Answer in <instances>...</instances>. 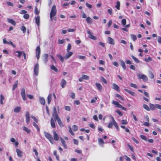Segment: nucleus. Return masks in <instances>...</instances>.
I'll list each match as a JSON object with an SVG mask.
<instances>
[{
	"label": "nucleus",
	"instance_id": "nucleus-14",
	"mask_svg": "<svg viewBox=\"0 0 161 161\" xmlns=\"http://www.w3.org/2000/svg\"><path fill=\"white\" fill-rule=\"evenodd\" d=\"M68 53L66 54L64 56L65 59H67L70 57L73 54V52H68Z\"/></svg>",
	"mask_w": 161,
	"mask_h": 161
},
{
	"label": "nucleus",
	"instance_id": "nucleus-11",
	"mask_svg": "<svg viewBox=\"0 0 161 161\" xmlns=\"http://www.w3.org/2000/svg\"><path fill=\"white\" fill-rule=\"evenodd\" d=\"M25 117L26 122L27 124H29L30 121V114L28 111H27L25 113Z\"/></svg>",
	"mask_w": 161,
	"mask_h": 161
},
{
	"label": "nucleus",
	"instance_id": "nucleus-33",
	"mask_svg": "<svg viewBox=\"0 0 161 161\" xmlns=\"http://www.w3.org/2000/svg\"><path fill=\"white\" fill-rule=\"evenodd\" d=\"M50 68L52 70H53L56 72H58V69L54 65H52L50 66Z\"/></svg>",
	"mask_w": 161,
	"mask_h": 161
},
{
	"label": "nucleus",
	"instance_id": "nucleus-42",
	"mask_svg": "<svg viewBox=\"0 0 161 161\" xmlns=\"http://www.w3.org/2000/svg\"><path fill=\"white\" fill-rule=\"evenodd\" d=\"M33 125L36 128L37 131L39 132L40 131V129L38 125L35 122L33 123Z\"/></svg>",
	"mask_w": 161,
	"mask_h": 161
},
{
	"label": "nucleus",
	"instance_id": "nucleus-46",
	"mask_svg": "<svg viewBox=\"0 0 161 161\" xmlns=\"http://www.w3.org/2000/svg\"><path fill=\"white\" fill-rule=\"evenodd\" d=\"M130 36L132 39L133 41H135L136 40V36L135 35L133 34H131Z\"/></svg>",
	"mask_w": 161,
	"mask_h": 161
},
{
	"label": "nucleus",
	"instance_id": "nucleus-16",
	"mask_svg": "<svg viewBox=\"0 0 161 161\" xmlns=\"http://www.w3.org/2000/svg\"><path fill=\"white\" fill-rule=\"evenodd\" d=\"M36 23L38 26L40 25V17L39 16H37L35 17Z\"/></svg>",
	"mask_w": 161,
	"mask_h": 161
},
{
	"label": "nucleus",
	"instance_id": "nucleus-20",
	"mask_svg": "<svg viewBox=\"0 0 161 161\" xmlns=\"http://www.w3.org/2000/svg\"><path fill=\"white\" fill-rule=\"evenodd\" d=\"M51 125L52 127L55 128L56 125L53 119V118H51L50 120Z\"/></svg>",
	"mask_w": 161,
	"mask_h": 161
},
{
	"label": "nucleus",
	"instance_id": "nucleus-32",
	"mask_svg": "<svg viewBox=\"0 0 161 161\" xmlns=\"http://www.w3.org/2000/svg\"><path fill=\"white\" fill-rule=\"evenodd\" d=\"M57 56L62 63L64 62V57H63L61 55L59 54H57Z\"/></svg>",
	"mask_w": 161,
	"mask_h": 161
},
{
	"label": "nucleus",
	"instance_id": "nucleus-64",
	"mask_svg": "<svg viewBox=\"0 0 161 161\" xmlns=\"http://www.w3.org/2000/svg\"><path fill=\"white\" fill-rule=\"evenodd\" d=\"M156 108L161 110V105L156 104Z\"/></svg>",
	"mask_w": 161,
	"mask_h": 161
},
{
	"label": "nucleus",
	"instance_id": "nucleus-45",
	"mask_svg": "<svg viewBox=\"0 0 161 161\" xmlns=\"http://www.w3.org/2000/svg\"><path fill=\"white\" fill-rule=\"evenodd\" d=\"M115 96L116 97H117L119 99H120L121 100L123 101L124 100V98H123V97L120 95L118 94H115Z\"/></svg>",
	"mask_w": 161,
	"mask_h": 161
},
{
	"label": "nucleus",
	"instance_id": "nucleus-51",
	"mask_svg": "<svg viewBox=\"0 0 161 161\" xmlns=\"http://www.w3.org/2000/svg\"><path fill=\"white\" fill-rule=\"evenodd\" d=\"M126 19H124L122 20L121 24L125 26L126 24Z\"/></svg>",
	"mask_w": 161,
	"mask_h": 161
},
{
	"label": "nucleus",
	"instance_id": "nucleus-22",
	"mask_svg": "<svg viewBox=\"0 0 161 161\" xmlns=\"http://www.w3.org/2000/svg\"><path fill=\"white\" fill-rule=\"evenodd\" d=\"M156 104H153L152 103H150L149 104V108H150V110H154L155 108H156Z\"/></svg>",
	"mask_w": 161,
	"mask_h": 161
},
{
	"label": "nucleus",
	"instance_id": "nucleus-55",
	"mask_svg": "<svg viewBox=\"0 0 161 161\" xmlns=\"http://www.w3.org/2000/svg\"><path fill=\"white\" fill-rule=\"evenodd\" d=\"M26 27L24 26H22L21 28V30L23 31V32L25 33L26 32Z\"/></svg>",
	"mask_w": 161,
	"mask_h": 161
},
{
	"label": "nucleus",
	"instance_id": "nucleus-63",
	"mask_svg": "<svg viewBox=\"0 0 161 161\" xmlns=\"http://www.w3.org/2000/svg\"><path fill=\"white\" fill-rule=\"evenodd\" d=\"M149 77L151 79H153L154 78V75L153 74L152 72H150L149 73Z\"/></svg>",
	"mask_w": 161,
	"mask_h": 161
},
{
	"label": "nucleus",
	"instance_id": "nucleus-60",
	"mask_svg": "<svg viewBox=\"0 0 161 161\" xmlns=\"http://www.w3.org/2000/svg\"><path fill=\"white\" fill-rule=\"evenodd\" d=\"M112 20H110L107 24L108 27H109L112 25Z\"/></svg>",
	"mask_w": 161,
	"mask_h": 161
},
{
	"label": "nucleus",
	"instance_id": "nucleus-12",
	"mask_svg": "<svg viewBox=\"0 0 161 161\" xmlns=\"http://www.w3.org/2000/svg\"><path fill=\"white\" fill-rule=\"evenodd\" d=\"M21 95L23 100L24 101L26 100L25 92L24 88H23L21 90Z\"/></svg>",
	"mask_w": 161,
	"mask_h": 161
},
{
	"label": "nucleus",
	"instance_id": "nucleus-44",
	"mask_svg": "<svg viewBox=\"0 0 161 161\" xmlns=\"http://www.w3.org/2000/svg\"><path fill=\"white\" fill-rule=\"evenodd\" d=\"M140 137L143 140L145 141H147V138L146 136H145L142 135H141L140 136Z\"/></svg>",
	"mask_w": 161,
	"mask_h": 161
},
{
	"label": "nucleus",
	"instance_id": "nucleus-38",
	"mask_svg": "<svg viewBox=\"0 0 161 161\" xmlns=\"http://www.w3.org/2000/svg\"><path fill=\"white\" fill-rule=\"evenodd\" d=\"M143 108L146 110L149 111H150V108L146 104H144L143 105Z\"/></svg>",
	"mask_w": 161,
	"mask_h": 161
},
{
	"label": "nucleus",
	"instance_id": "nucleus-26",
	"mask_svg": "<svg viewBox=\"0 0 161 161\" xmlns=\"http://www.w3.org/2000/svg\"><path fill=\"white\" fill-rule=\"evenodd\" d=\"M21 110V108L20 107L17 106L15 108L14 110V111L15 113H19V112Z\"/></svg>",
	"mask_w": 161,
	"mask_h": 161
},
{
	"label": "nucleus",
	"instance_id": "nucleus-54",
	"mask_svg": "<svg viewBox=\"0 0 161 161\" xmlns=\"http://www.w3.org/2000/svg\"><path fill=\"white\" fill-rule=\"evenodd\" d=\"M121 124L123 125H127L128 122L126 120L123 119L122 120Z\"/></svg>",
	"mask_w": 161,
	"mask_h": 161
},
{
	"label": "nucleus",
	"instance_id": "nucleus-59",
	"mask_svg": "<svg viewBox=\"0 0 161 161\" xmlns=\"http://www.w3.org/2000/svg\"><path fill=\"white\" fill-rule=\"evenodd\" d=\"M116 112L120 116H122L123 113L119 110H117Z\"/></svg>",
	"mask_w": 161,
	"mask_h": 161
},
{
	"label": "nucleus",
	"instance_id": "nucleus-7",
	"mask_svg": "<svg viewBox=\"0 0 161 161\" xmlns=\"http://www.w3.org/2000/svg\"><path fill=\"white\" fill-rule=\"evenodd\" d=\"M39 69V64H36L35 66L34 71L35 75L36 76L38 74Z\"/></svg>",
	"mask_w": 161,
	"mask_h": 161
},
{
	"label": "nucleus",
	"instance_id": "nucleus-50",
	"mask_svg": "<svg viewBox=\"0 0 161 161\" xmlns=\"http://www.w3.org/2000/svg\"><path fill=\"white\" fill-rule=\"evenodd\" d=\"M73 129L74 131H75L78 130V126L76 125H74L72 126Z\"/></svg>",
	"mask_w": 161,
	"mask_h": 161
},
{
	"label": "nucleus",
	"instance_id": "nucleus-39",
	"mask_svg": "<svg viewBox=\"0 0 161 161\" xmlns=\"http://www.w3.org/2000/svg\"><path fill=\"white\" fill-rule=\"evenodd\" d=\"M115 7L118 10L120 9V3L119 1H118L117 2L116 4L115 5Z\"/></svg>",
	"mask_w": 161,
	"mask_h": 161
},
{
	"label": "nucleus",
	"instance_id": "nucleus-2",
	"mask_svg": "<svg viewBox=\"0 0 161 161\" xmlns=\"http://www.w3.org/2000/svg\"><path fill=\"white\" fill-rule=\"evenodd\" d=\"M111 118L112 120L108 125V127L109 128H111L113 127V126L114 125L115 127L117 130L119 131V128L117 122L115 121L113 117L111 116Z\"/></svg>",
	"mask_w": 161,
	"mask_h": 161
},
{
	"label": "nucleus",
	"instance_id": "nucleus-35",
	"mask_svg": "<svg viewBox=\"0 0 161 161\" xmlns=\"http://www.w3.org/2000/svg\"><path fill=\"white\" fill-rule=\"evenodd\" d=\"M98 142L100 145H103L104 143V142L102 139L101 138H99L98 139Z\"/></svg>",
	"mask_w": 161,
	"mask_h": 161
},
{
	"label": "nucleus",
	"instance_id": "nucleus-58",
	"mask_svg": "<svg viewBox=\"0 0 161 161\" xmlns=\"http://www.w3.org/2000/svg\"><path fill=\"white\" fill-rule=\"evenodd\" d=\"M144 60L147 62H148L152 60V58L150 57H148L147 58H145Z\"/></svg>",
	"mask_w": 161,
	"mask_h": 161
},
{
	"label": "nucleus",
	"instance_id": "nucleus-1",
	"mask_svg": "<svg viewBox=\"0 0 161 161\" xmlns=\"http://www.w3.org/2000/svg\"><path fill=\"white\" fill-rule=\"evenodd\" d=\"M53 139L52 137V136L49 133L45 132V136L46 138L50 141V142L52 144H53V140L55 141H58L59 140V136L56 133L55 131H53Z\"/></svg>",
	"mask_w": 161,
	"mask_h": 161
},
{
	"label": "nucleus",
	"instance_id": "nucleus-43",
	"mask_svg": "<svg viewBox=\"0 0 161 161\" xmlns=\"http://www.w3.org/2000/svg\"><path fill=\"white\" fill-rule=\"evenodd\" d=\"M18 84V80L16 81L15 84L13 85L12 90H14L15 88L17 87Z\"/></svg>",
	"mask_w": 161,
	"mask_h": 161
},
{
	"label": "nucleus",
	"instance_id": "nucleus-41",
	"mask_svg": "<svg viewBox=\"0 0 161 161\" xmlns=\"http://www.w3.org/2000/svg\"><path fill=\"white\" fill-rule=\"evenodd\" d=\"M132 58L134 59L135 62L136 63H139L140 62L139 60H138V58L134 57L133 55H132L131 56Z\"/></svg>",
	"mask_w": 161,
	"mask_h": 161
},
{
	"label": "nucleus",
	"instance_id": "nucleus-49",
	"mask_svg": "<svg viewBox=\"0 0 161 161\" xmlns=\"http://www.w3.org/2000/svg\"><path fill=\"white\" fill-rule=\"evenodd\" d=\"M69 131L70 133V134L74 136V133H73V131L72 130L70 126H69Z\"/></svg>",
	"mask_w": 161,
	"mask_h": 161
},
{
	"label": "nucleus",
	"instance_id": "nucleus-61",
	"mask_svg": "<svg viewBox=\"0 0 161 161\" xmlns=\"http://www.w3.org/2000/svg\"><path fill=\"white\" fill-rule=\"evenodd\" d=\"M130 86L131 87H134V88H137V86L135 84L131 83H130Z\"/></svg>",
	"mask_w": 161,
	"mask_h": 161
},
{
	"label": "nucleus",
	"instance_id": "nucleus-57",
	"mask_svg": "<svg viewBox=\"0 0 161 161\" xmlns=\"http://www.w3.org/2000/svg\"><path fill=\"white\" fill-rule=\"evenodd\" d=\"M65 110L68 111H70L71 110L70 107L69 106H65Z\"/></svg>",
	"mask_w": 161,
	"mask_h": 161
},
{
	"label": "nucleus",
	"instance_id": "nucleus-34",
	"mask_svg": "<svg viewBox=\"0 0 161 161\" xmlns=\"http://www.w3.org/2000/svg\"><path fill=\"white\" fill-rule=\"evenodd\" d=\"M86 20L87 23L89 24H92V19L89 17H88L86 18Z\"/></svg>",
	"mask_w": 161,
	"mask_h": 161
},
{
	"label": "nucleus",
	"instance_id": "nucleus-31",
	"mask_svg": "<svg viewBox=\"0 0 161 161\" xmlns=\"http://www.w3.org/2000/svg\"><path fill=\"white\" fill-rule=\"evenodd\" d=\"M23 130L25 131L28 134H30L31 132V130L30 129H28L25 126H23Z\"/></svg>",
	"mask_w": 161,
	"mask_h": 161
},
{
	"label": "nucleus",
	"instance_id": "nucleus-17",
	"mask_svg": "<svg viewBox=\"0 0 161 161\" xmlns=\"http://www.w3.org/2000/svg\"><path fill=\"white\" fill-rule=\"evenodd\" d=\"M113 89L116 90L117 91L119 92L120 91L119 87L117 84L113 83Z\"/></svg>",
	"mask_w": 161,
	"mask_h": 161
},
{
	"label": "nucleus",
	"instance_id": "nucleus-21",
	"mask_svg": "<svg viewBox=\"0 0 161 161\" xmlns=\"http://www.w3.org/2000/svg\"><path fill=\"white\" fill-rule=\"evenodd\" d=\"M95 85L98 90L100 91L102 90V86L100 84L98 83H96L95 84Z\"/></svg>",
	"mask_w": 161,
	"mask_h": 161
},
{
	"label": "nucleus",
	"instance_id": "nucleus-62",
	"mask_svg": "<svg viewBox=\"0 0 161 161\" xmlns=\"http://www.w3.org/2000/svg\"><path fill=\"white\" fill-rule=\"evenodd\" d=\"M143 125L146 126H150V124L149 122H145L143 123Z\"/></svg>",
	"mask_w": 161,
	"mask_h": 161
},
{
	"label": "nucleus",
	"instance_id": "nucleus-37",
	"mask_svg": "<svg viewBox=\"0 0 161 161\" xmlns=\"http://www.w3.org/2000/svg\"><path fill=\"white\" fill-rule=\"evenodd\" d=\"M5 99L4 97L3 96L2 94L0 95V103L1 104H3V101Z\"/></svg>",
	"mask_w": 161,
	"mask_h": 161
},
{
	"label": "nucleus",
	"instance_id": "nucleus-10",
	"mask_svg": "<svg viewBox=\"0 0 161 161\" xmlns=\"http://www.w3.org/2000/svg\"><path fill=\"white\" fill-rule=\"evenodd\" d=\"M53 117L54 119L59 117L57 114V109L56 107H54L53 108Z\"/></svg>",
	"mask_w": 161,
	"mask_h": 161
},
{
	"label": "nucleus",
	"instance_id": "nucleus-52",
	"mask_svg": "<svg viewBox=\"0 0 161 161\" xmlns=\"http://www.w3.org/2000/svg\"><path fill=\"white\" fill-rule=\"evenodd\" d=\"M30 17V15L28 14H25L23 16V17L24 19H28Z\"/></svg>",
	"mask_w": 161,
	"mask_h": 161
},
{
	"label": "nucleus",
	"instance_id": "nucleus-28",
	"mask_svg": "<svg viewBox=\"0 0 161 161\" xmlns=\"http://www.w3.org/2000/svg\"><path fill=\"white\" fill-rule=\"evenodd\" d=\"M10 141L12 142L15 143V146L17 147L19 145V143L17 142H16L14 138H11L10 139Z\"/></svg>",
	"mask_w": 161,
	"mask_h": 161
},
{
	"label": "nucleus",
	"instance_id": "nucleus-29",
	"mask_svg": "<svg viewBox=\"0 0 161 161\" xmlns=\"http://www.w3.org/2000/svg\"><path fill=\"white\" fill-rule=\"evenodd\" d=\"M52 95L51 94L48 95L47 97V103L49 104L51 102L52 100Z\"/></svg>",
	"mask_w": 161,
	"mask_h": 161
},
{
	"label": "nucleus",
	"instance_id": "nucleus-56",
	"mask_svg": "<svg viewBox=\"0 0 161 161\" xmlns=\"http://www.w3.org/2000/svg\"><path fill=\"white\" fill-rule=\"evenodd\" d=\"M35 14L36 15H38L39 14V11L38 10V9L36 7L35 8Z\"/></svg>",
	"mask_w": 161,
	"mask_h": 161
},
{
	"label": "nucleus",
	"instance_id": "nucleus-36",
	"mask_svg": "<svg viewBox=\"0 0 161 161\" xmlns=\"http://www.w3.org/2000/svg\"><path fill=\"white\" fill-rule=\"evenodd\" d=\"M40 102L42 104L44 105L45 103V101L44 98L41 97L40 98Z\"/></svg>",
	"mask_w": 161,
	"mask_h": 161
},
{
	"label": "nucleus",
	"instance_id": "nucleus-25",
	"mask_svg": "<svg viewBox=\"0 0 161 161\" xmlns=\"http://www.w3.org/2000/svg\"><path fill=\"white\" fill-rule=\"evenodd\" d=\"M66 84V80L64 79H62V80L61 82V85L62 88H64Z\"/></svg>",
	"mask_w": 161,
	"mask_h": 161
},
{
	"label": "nucleus",
	"instance_id": "nucleus-15",
	"mask_svg": "<svg viewBox=\"0 0 161 161\" xmlns=\"http://www.w3.org/2000/svg\"><path fill=\"white\" fill-rule=\"evenodd\" d=\"M108 43L112 45H114L115 44L114 39L110 37H109L108 38Z\"/></svg>",
	"mask_w": 161,
	"mask_h": 161
},
{
	"label": "nucleus",
	"instance_id": "nucleus-4",
	"mask_svg": "<svg viewBox=\"0 0 161 161\" xmlns=\"http://www.w3.org/2000/svg\"><path fill=\"white\" fill-rule=\"evenodd\" d=\"M112 103L115 105L116 107L120 108L125 111H126V108L122 106L121 104H119L117 101H113L112 102Z\"/></svg>",
	"mask_w": 161,
	"mask_h": 161
},
{
	"label": "nucleus",
	"instance_id": "nucleus-18",
	"mask_svg": "<svg viewBox=\"0 0 161 161\" xmlns=\"http://www.w3.org/2000/svg\"><path fill=\"white\" fill-rule=\"evenodd\" d=\"M43 61L45 64H46L48 60V55L47 54H44L43 55Z\"/></svg>",
	"mask_w": 161,
	"mask_h": 161
},
{
	"label": "nucleus",
	"instance_id": "nucleus-23",
	"mask_svg": "<svg viewBox=\"0 0 161 161\" xmlns=\"http://www.w3.org/2000/svg\"><path fill=\"white\" fill-rule=\"evenodd\" d=\"M16 152L18 157H21L22 156V153L20 150L17 148L16 149Z\"/></svg>",
	"mask_w": 161,
	"mask_h": 161
},
{
	"label": "nucleus",
	"instance_id": "nucleus-27",
	"mask_svg": "<svg viewBox=\"0 0 161 161\" xmlns=\"http://www.w3.org/2000/svg\"><path fill=\"white\" fill-rule=\"evenodd\" d=\"M125 90L132 96H134L135 95V94L134 92H132L126 89H125Z\"/></svg>",
	"mask_w": 161,
	"mask_h": 161
},
{
	"label": "nucleus",
	"instance_id": "nucleus-8",
	"mask_svg": "<svg viewBox=\"0 0 161 161\" xmlns=\"http://www.w3.org/2000/svg\"><path fill=\"white\" fill-rule=\"evenodd\" d=\"M87 33L89 35L88 36L89 38L95 40L97 39V37L93 35L92 32L89 30L87 31Z\"/></svg>",
	"mask_w": 161,
	"mask_h": 161
},
{
	"label": "nucleus",
	"instance_id": "nucleus-6",
	"mask_svg": "<svg viewBox=\"0 0 161 161\" xmlns=\"http://www.w3.org/2000/svg\"><path fill=\"white\" fill-rule=\"evenodd\" d=\"M137 76L139 79H142L144 81H146L148 80L147 76L144 75L143 74L141 75L140 74H138L137 75Z\"/></svg>",
	"mask_w": 161,
	"mask_h": 161
},
{
	"label": "nucleus",
	"instance_id": "nucleus-9",
	"mask_svg": "<svg viewBox=\"0 0 161 161\" xmlns=\"http://www.w3.org/2000/svg\"><path fill=\"white\" fill-rule=\"evenodd\" d=\"M89 78V77L88 76L85 75H82L81 77L79 78V80L80 82H82L83 81V80H88Z\"/></svg>",
	"mask_w": 161,
	"mask_h": 161
},
{
	"label": "nucleus",
	"instance_id": "nucleus-19",
	"mask_svg": "<svg viewBox=\"0 0 161 161\" xmlns=\"http://www.w3.org/2000/svg\"><path fill=\"white\" fill-rule=\"evenodd\" d=\"M7 21L8 22L11 24H12L14 26H15L16 23L15 21L12 19H7Z\"/></svg>",
	"mask_w": 161,
	"mask_h": 161
},
{
	"label": "nucleus",
	"instance_id": "nucleus-13",
	"mask_svg": "<svg viewBox=\"0 0 161 161\" xmlns=\"http://www.w3.org/2000/svg\"><path fill=\"white\" fill-rule=\"evenodd\" d=\"M55 120H57L58 121V123L61 127H62L64 126V125L63 124V123L61 121L59 117H58L57 118H56L54 119Z\"/></svg>",
	"mask_w": 161,
	"mask_h": 161
},
{
	"label": "nucleus",
	"instance_id": "nucleus-48",
	"mask_svg": "<svg viewBox=\"0 0 161 161\" xmlns=\"http://www.w3.org/2000/svg\"><path fill=\"white\" fill-rule=\"evenodd\" d=\"M71 44L70 43H69L68 44L67 46V52H69L70 50H71Z\"/></svg>",
	"mask_w": 161,
	"mask_h": 161
},
{
	"label": "nucleus",
	"instance_id": "nucleus-5",
	"mask_svg": "<svg viewBox=\"0 0 161 161\" xmlns=\"http://www.w3.org/2000/svg\"><path fill=\"white\" fill-rule=\"evenodd\" d=\"M36 55L37 59H38L40 57L41 53V49L39 46H37L36 50Z\"/></svg>",
	"mask_w": 161,
	"mask_h": 161
},
{
	"label": "nucleus",
	"instance_id": "nucleus-24",
	"mask_svg": "<svg viewBox=\"0 0 161 161\" xmlns=\"http://www.w3.org/2000/svg\"><path fill=\"white\" fill-rule=\"evenodd\" d=\"M60 140L61 142V143L64 146V147L65 149L67 148V145L66 144L64 140L63 139L62 137H60Z\"/></svg>",
	"mask_w": 161,
	"mask_h": 161
},
{
	"label": "nucleus",
	"instance_id": "nucleus-3",
	"mask_svg": "<svg viewBox=\"0 0 161 161\" xmlns=\"http://www.w3.org/2000/svg\"><path fill=\"white\" fill-rule=\"evenodd\" d=\"M57 14V9L56 6L54 5L53 6L51 9L50 13V18L51 21H52L53 19V17Z\"/></svg>",
	"mask_w": 161,
	"mask_h": 161
},
{
	"label": "nucleus",
	"instance_id": "nucleus-53",
	"mask_svg": "<svg viewBox=\"0 0 161 161\" xmlns=\"http://www.w3.org/2000/svg\"><path fill=\"white\" fill-rule=\"evenodd\" d=\"M64 42H65V41L64 39H63L62 40L59 39L58 41V43L59 44H63Z\"/></svg>",
	"mask_w": 161,
	"mask_h": 161
},
{
	"label": "nucleus",
	"instance_id": "nucleus-47",
	"mask_svg": "<svg viewBox=\"0 0 161 161\" xmlns=\"http://www.w3.org/2000/svg\"><path fill=\"white\" fill-rule=\"evenodd\" d=\"M101 80L105 84H107V80L103 77L102 76L101 77Z\"/></svg>",
	"mask_w": 161,
	"mask_h": 161
},
{
	"label": "nucleus",
	"instance_id": "nucleus-40",
	"mask_svg": "<svg viewBox=\"0 0 161 161\" xmlns=\"http://www.w3.org/2000/svg\"><path fill=\"white\" fill-rule=\"evenodd\" d=\"M15 53H18V54L17 55V57L18 58H20L22 54H23V52L19 51H16Z\"/></svg>",
	"mask_w": 161,
	"mask_h": 161
},
{
	"label": "nucleus",
	"instance_id": "nucleus-30",
	"mask_svg": "<svg viewBox=\"0 0 161 161\" xmlns=\"http://www.w3.org/2000/svg\"><path fill=\"white\" fill-rule=\"evenodd\" d=\"M120 64L122 67L123 68L124 70H125L126 69V67L125 66V64L123 60H121L120 61Z\"/></svg>",
	"mask_w": 161,
	"mask_h": 161
}]
</instances>
